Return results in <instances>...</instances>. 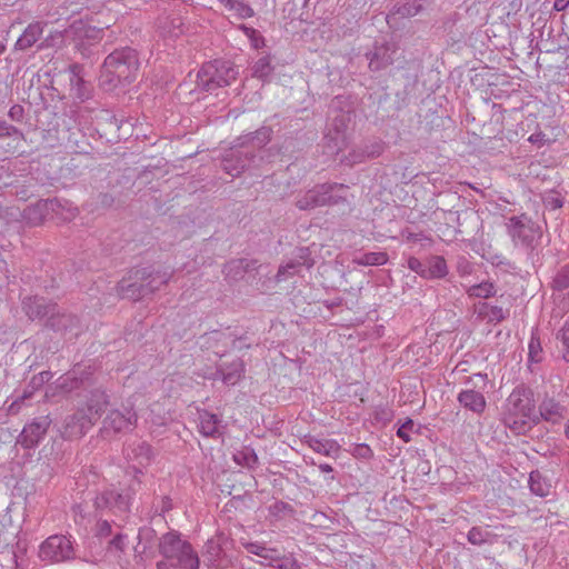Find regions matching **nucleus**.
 <instances>
[{
	"label": "nucleus",
	"instance_id": "nucleus-22",
	"mask_svg": "<svg viewBox=\"0 0 569 569\" xmlns=\"http://www.w3.org/2000/svg\"><path fill=\"white\" fill-rule=\"evenodd\" d=\"M248 152H232L222 160V169L230 176H239L249 164Z\"/></svg>",
	"mask_w": 569,
	"mask_h": 569
},
{
	"label": "nucleus",
	"instance_id": "nucleus-13",
	"mask_svg": "<svg viewBox=\"0 0 569 569\" xmlns=\"http://www.w3.org/2000/svg\"><path fill=\"white\" fill-rule=\"evenodd\" d=\"M241 546L246 549L248 553L254 555L260 558L258 561L263 566H271L274 563L277 559L279 549L274 547L268 546L262 541H241Z\"/></svg>",
	"mask_w": 569,
	"mask_h": 569
},
{
	"label": "nucleus",
	"instance_id": "nucleus-12",
	"mask_svg": "<svg viewBox=\"0 0 569 569\" xmlns=\"http://www.w3.org/2000/svg\"><path fill=\"white\" fill-rule=\"evenodd\" d=\"M94 505L98 509H111L124 512L129 509L130 497L114 489H108L97 496Z\"/></svg>",
	"mask_w": 569,
	"mask_h": 569
},
{
	"label": "nucleus",
	"instance_id": "nucleus-38",
	"mask_svg": "<svg viewBox=\"0 0 569 569\" xmlns=\"http://www.w3.org/2000/svg\"><path fill=\"white\" fill-rule=\"evenodd\" d=\"M246 267L247 266L243 260H232L226 263L223 272L227 278L237 280L238 278H241L244 274Z\"/></svg>",
	"mask_w": 569,
	"mask_h": 569
},
{
	"label": "nucleus",
	"instance_id": "nucleus-61",
	"mask_svg": "<svg viewBox=\"0 0 569 569\" xmlns=\"http://www.w3.org/2000/svg\"><path fill=\"white\" fill-rule=\"evenodd\" d=\"M381 152H382V144L381 143H375L372 146V149L370 151H367L366 157L375 158V157H378Z\"/></svg>",
	"mask_w": 569,
	"mask_h": 569
},
{
	"label": "nucleus",
	"instance_id": "nucleus-36",
	"mask_svg": "<svg viewBox=\"0 0 569 569\" xmlns=\"http://www.w3.org/2000/svg\"><path fill=\"white\" fill-rule=\"evenodd\" d=\"M223 540L224 538L222 535H216L206 542L204 555L208 556L211 561L216 560L220 556Z\"/></svg>",
	"mask_w": 569,
	"mask_h": 569
},
{
	"label": "nucleus",
	"instance_id": "nucleus-37",
	"mask_svg": "<svg viewBox=\"0 0 569 569\" xmlns=\"http://www.w3.org/2000/svg\"><path fill=\"white\" fill-rule=\"evenodd\" d=\"M468 541L475 546L491 542L492 535L486 529L472 527L468 532Z\"/></svg>",
	"mask_w": 569,
	"mask_h": 569
},
{
	"label": "nucleus",
	"instance_id": "nucleus-59",
	"mask_svg": "<svg viewBox=\"0 0 569 569\" xmlns=\"http://www.w3.org/2000/svg\"><path fill=\"white\" fill-rule=\"evenodd\" d=\"M36 390H32V388H27L23 393L18 397L11 405V409H13L14 406H20L26 399H29L32 397Z\"/></svg>",
	"mask_w": 569,
	"mask_h": 569
},
{
	"label": "nucleus",
	"instance_id": "nucleus-63",
	"mask_svg": "<svg viewBox=\"0 0 569 569\" xmlns=\"http://www.w3.org/2000/svg\"><path fill=\"white\" fill-rule=\"evenodd\" d=\"M172 508L171 500L168 497L162 498L161 512H167Z\"/></svg>",
	"mask_w": 569,
	"mask_h": 569
},
{
	"label": "nucleus",
	"instance_id": "nucleus-25",
	"mask_svg": "<svg viewBox=\"0 0 569 569\" xmlns=\"http://www.w3.org/2000/svg\"><path fill=\"white\" fill-rule=\"evenodd\" d=\"M101 31V29L88 26L83 21L79 20L74 21L67 32L81 41L84 39L94 41L100 39Z\"/></svg>",
	"mask_w": 569,
	"mask_h": 569
},
{
	"label": "nucleus",
	"instance_id": "nucleus-48",
	"mask_svg": "<svg viewBox=\"0 0 569 569\" xmlns=\"http://www.w3.org/2000/svg\"><path fill=\"white\" fill-rule=\"evenodd\" d=\"M345 187H346L345 191L337 188L332 191V193L327 194L328 201L326 202V206H333V204H339L341 202H346L348 187L347 186H345Z\"/></svg>",
	"mask_w": 569,
	"mask_h": 569
},
{
	"label": "nucleus",
	"instance_id": "nucleus-57",
	"mask_svg": "<svg viewBox=\"0 0 569 569\" xmlns=\"http://www.w3.org/2000/svg\"><path fill=\"white\" fill-rule=\"evenodd\" d=\"M248 39L254 49H259L264 46V39L257 30H254V36H249Z\"/></svg>",
	"mask_w": 569,
	"mask_h": 569
},
{
	"label": "nucleus",
	"instance_id": "nucleus-8",
	"mask_svg": "<svg viewBox=\"0 0 569 569\" xmlns=\"http://www.w3.org/2000/svg\"><path fill=\"white\" fill-rule=\"evenodd\" d=\"M508 233L515 246L526 248L533 247V243L540 238L538 228L527 217H512L508 222Z\"/></svg>",
	"mask_w": 569,
	"mask_h": 569
},
{
	"label": "nucleus",
	"instance_id": "nucleus-5",
	"mask_svg": "<svg viewBox=\"0 0 569 569\" xmlns=\"http://www.w3.org/2000/svg\"><path fill=\"white\" fill-rule=\"evenodd\" d=\"M465 388L457 395L458 403L467 411L481 416L487 408L485 390L488 386V376L486 373H475L467 377Z\"/></svg>",
	"mask_w": 569,
	"mask_h": 569
},
{
	"label": "nucleus",
	"instance_id": "nucleus-60",
	"mask_svg": "<svg viewBox=\"0 0 569 569\" xmlns=\"http://www.w3.org/2000/svg\"><path fill=\"white\" fill-rule=\"evenodd\" d=\"M558 308L561 310L562 313H566L569 311V293L565 297L558 296Z\"/></svg>",
	"mask_w": 569,
	"mask_h": 569
},
{
	"label": "nucleus",
	"instance_id": "nucleus-19",
	"mask_svg": "<svg viewBox=\"0 0 569 569\" xmlns=\"http://www.w3.org/2000/svg\"><path fill=\"white\" fill-rule=\"evenodd\" d=\"M244 372V365L241 359H236L230 363H223L218 369V375L222 382L228 386L237 385Z\"/></svg>",
	"mask_w": 569,
	"mask_h": 569
},
{
	"label": "nucleus",
	"instance_id": "nucleus-53",
	"mask_svg": "<svg viewBox=\"0 0 569 569\" xmlns=\"http://www.w3.org/2000/svg\"><path fill=\"white\" fill-rule=\"evenodd\" d=\"M413 428V421L411 419H408L405 423L400 426V428L397 431V436L401 438L405 442H409L411 440L410 438V431Z\"/></svg>",
	"mask_w": 569,
	"mask_h": 569
},
{
	"label": "nucleus",
	"instance_id": "nucleus-47",
	"mask_svg": "<svg viewBox=\"0 0 569 569\" xmlns=\"http://www.w3.org/2000/svg\"><path fill=\"white\" fill-rule=\"evenodd\" d=\"M51 378H52V373L50 371H42L31 378V380L29 382V388H32V390H38L44 383H47Z\"/></svg>",
	"mask_w": 569,
	"mask_h": 569
},
{
	"label": "nucleus",
	"instance_id": "nucleus-54",
	"mask_svg": "<svg viewBox=\"0 0 569 569\" xmlns=\"http://www.w3.org/2000/svg\"><path fill=\"white\" fill-rule=\"evenodd\" d=\"M127 536L118 533L111 541H110V549L114 551L122 552L127 546Z\"/></svg>",
	"mask_w": 569,
	"mask_h": 569
},
{
	"label": "nucleus",
	"instance_id": "nucleus-62",
	"mask_svg": "<svg viewBox=\"0 0 569 569\" xmlns=\"http://www.w3.org/2000/svg\"><path fill=\"white\" fill-rule=\"evenodd\" d=\"M569 6V0H555L553 9L556 11H563Z\"/></svg>",
	"mask_w": 569,
	"mask_h": 569
},
{
	"label": "nucleus",
	"instance_id": "nucleus-17",
	"mask_svg": "<svg viewBox=\"0 0 569 569\" xmlns=\"http://www.w3.org/2000/svg\"><path fill=\"white\" fill-rule=\"evenodd\" d=\"M540 417L551 423H557L567 413L566 407L552 397L546 396L539 405Z\"/></svg>",
	"mask_w": 569,
	"mask_h": 569
},
{
	"label": "nucleus",
	"instance_id": "nucleus-31",
	"mask_svg": "<svg viewBox=\"0 0 569 569\" xmlns=\"http://www.w3.org/2000/svg\"><path fill=\"white\" fill-rule=\"evenodd\" d=\"M352 262L358 266H382L388 262V254L383 251L367 252L355 257Z\"/></svg>",
	"mask_w": 569,
	"mask_h": 569
},
{
	"label": "nucleus",
	"instance_id": "nucleus-21",
	"mask_svg": "<svg viewBox=\"0 0 569 569\" xmlns=\"http://www.w3.org/2000/svg\"><path fill=\"white\" fill-rule=\"evenodd\" d=\"M157 287H150V288H144V284L143 283H131V282H128L127 280H122L118 283V287H117V291L119 293V296H121L122 298H127V299H131V300H139L143 297H146L147 295H150V293H153L156 291Z\"/></svg>",
	"mask_w": 569,
	"mask_h": 569
},
{
	"label": "nucleus",
	"instance_id": "nucleus-32",
	"mask_svg": "<svg viewBox=\"0 0 569 569\" xmlns=\"http://www.w3.org/2000/svg\"><path fill=\"white\" fill-rule=\"evenodd\" d=\"M529 487L532 493L539 497L549 495L551 486L538 471H532L529 476Z\"/></svg>",
	"mask_w": 569,
	"mask_h": 569
},
{
	"label": "nucleus",
	"instance_id": "nucleus-6",
	"mask_svg": "<svg viewBox=\"0 0 569 569\" xmlns=\"http://www.w3.org/2000/svg\"><path fill=\"white\" fill-rule=\"evenodd\" d=\"M39 557L42 561L58 563L74 557V550L70 538L63 535L48 537L40 546Z\"/></svg>",
	"mask_w": 569,
	"mask_h": 569
},
{
	"label": "nucleus",
	"instance_id": "nucleus-64",
	"mask_svg": "<svg viewBox=\"0 0 569 569\" xmlns=\"http://www.w3.org/2000/svg\"><path fill=\"white\" fill-rule=\"evenodd\" d=\"M157 569H174V567L168 561L162 560L157 563Z\"/></svg>",
	"mask_w": 569,
	"mask_h": 569
},
{
	"label": "nucleus",
	"instance_id": "nucleus-29",
	"mask_svg": "<svg viewBox=\"0 0 569 569\" xmlns=\"http://www.w3.org/2000/svg\"><path fill=\"white\" fill-rule=\"evenodd\" d=\"M49 204L51 209L60 214L64 220H72L79 214V209L67 200H50Z\"/></svg>",
	"mask_w": 569,
	"mask_h": 569
},
{
	"label": "nucleus",
	"instance_id": "nucleus-16",
	"mask_svg": "<svg viewBox=\"0 0 569 569\" xmlns=\"http://www.w3.org/2000/svg\"><path fill=\"white\" fill-rule=\"evenodd\" d=\"M422 10L421 0H401L398 1L387 16L388 24H392L398 18L415 17Z\"/></svg>",
	"mask_w": 569,
	"mask_h": 569
},
{
	"label": "nucleus",
	"instance_id": "nucleus-20",
	"mask_svg": "<svg viewBox=\"0 0 569 569\" xmlns=\"http://www.w3.org/2000/svg\"><path fill=\"white\" fill-rule=\"evenodd\" d=\"M109 405V396L102 389H94L87 400L86 411L97 421Z\"/></svg>",
	"mask_w": 569,
	"mask_h": 569
},
{
	"label": "nucleus",
	"instance_id": "nucleus-44",
	"mask_svg": "<svg viewBox=\"0 0 569 569\" xmlns=\"http://www.w3.org/2000/svg\"><path fill=\"white\" fill-rule=\"evenodd\" d=\"M4 137H13L18 142L26 140L24 134L18 128L7 123L6 121H0V138Z\"/></svg>",
	"mask_w": 569,
	"mask_h": 569
},
{
	"label": "nucleus",
	"instance_id": "nucleus-7",
	"mask_svg": "<svg viewBox=\"0 0 569 569\" xmlns=\"http://www.w3.org/2000/svg\"><path fill=\"white\" fill-rule=\"evenodd\" d=\"M138 421L137 412L133 407H123L122 409H112L103 419L102 430L106 435H117L131 431Z\"/></svg>",
	"mask_w": 569,
	"mask_h": 569
},
{
	"label": "nucleus",
	"instance_id": "nucleus-26",
	"mask_svg": "<svg viewBox=\"0 0 569 569\" xmlns=\"http://www.w3.org/2000/svg\"><path fill=\"white\" fill-rule=\"evenodd\" d=\"M219 418L208 411H202L199 415V429L206 437H213L219 431Z\"/></svg>",
	"mask_w": 569,
	"mask_h": 569
},
{
	"label": "nucleus",
	"instance_id": "nucleus-51",
	"mask_svg": "<svg viewBox=\"0 0 569 569\" xmlns=\"http://www.w3.org/2000/svg\"><path fill=\"white\" fill-rule=\"evenodd\" d=\"M408 268L411 270V271H415L416 273H418L420 277L425 278V273H426V268H427V262H421L418 258L416 257H410L408 259Z\"/></svg>",
	"mask_w": 569,
	"mask_h": 569
},
{
	"label": "nucleus",
	"instance_id": "nucleus-9",
	"mask_svg": "<svg viewBox=\"0 0 569 569\" xmlns=\"http://www.w3.org/2000/svg\"><path fill=\"white\" fill-rule=\"evenodd\" d=\"M346 190L341 183H322L308 190L305 194L297 199L296 206L300 210H310L317 207L326 206L327 194L332 193L335 189Z\"/></svg>",
	"mask_w": 569,
	"mask_h": 569
},
{
	"label": "nucleus",
	"instance_id": "nucleus-14",
	"mask_svg": "<svg viewBox=\"0 0 569 569\" xmlns=\"http://www.w3.org/2000/svg\"><path fill=\"white\" fill-rule=\"evenodd\" d=\"M49 326L63 335H70V337H77L80 332L79 320L72 315L53 312L49 320Z\"/></svg>",
	"mask_w": 569,
	"mask_h": 569
},
{
	"label": "nucleus",
	"instance_id": "nucleus-49",
	"mask_svg": "<svg viewBox=\"0 0 569 569\" xmlns=\"http://www.w3.org/2000/svg\"><path fill=\"white\" fill-rule=\"evenodd\" d=\"M488 311L485 313V316L488 318V321L490 322H500L506 318V313L501 307H488L483 305Z\"/></svg>",
	"mask_w": 569,
	"mask_h": 569
},
{
	"label": "nucleus",
	"instance_id": "nucleus-30",
	"mask_svg": "<svg viewBox=\"0 0 569 569\" xmlns=\"http://www.w3.org/2000/svg\"><path fill=\"white\" fill-rule=\"evenodd\" d=\"M272 130L267 127H262L253 133L244 137L242 144H251L253 148H262L271 140Z\"/></svg>",
	"mask_w": 569,
	"mask_h": 569
},
{
	"label": "nucleus",
	"instance_id": "nucleus-43",
	"mask_svg": "<svg viewBox=\"0 0 569 569\" xmlns=\"http://www.w3.org/2000/svg\"><path fill=\"white\" fill-rule=\"evenodd\" d=\"M301 263L299 261H290L283 266H280L276 280L278 282L287 280L289 277L293 276L300 269Z\"/></svg>",
	"mask_w": 569,
	"mask_h": 569
},
{
	"label": "nucleus",
	"instance_id": "nucleus-35",
	"mask_svg": "<svg viewBox=\"0 0 569 569\" xmlns=\"http://www.w3.org/2000/svg\"><path fill=\"white\" fill-rule=\"evenodd\" d=\"M272 70L269 57H262L256 61L252 68V76L264 81L270 77Z\"/></svg>",
	"mask_w": 569,
	"mask_h": 569
},
{
	"label": "nucleus",
	"instance_id": "nucleus-33",
	"mask_svg": "<svg viewBox=\"0 0 569 569\" xmlns=\"http://www.w3.org/2000/svg\"><path fill=\"white\" fill-rule=\"evenodd\" d=\"M393 59L386 48H377L369 61V68L373 71L381 70L392 63Z\"/></svg>",
	"mask_w": 569,
	"mask_h": 569
},
{
	"label": "nucleus",
	"instance_id": "nucleus-3",
	"mask_svg": "<svg viewBox=\"0 0 569 569\" xmlns=\"http://www.w3.org/2000/svg\"><path fill=\"white\" fill-rule=\"evenodd\" d=\"M159 552L167 560H176L177 566L181 569H199L200 560L198 553L176 531L167 532L160 538Z\"/></svg>",
	"mask_w": 569,
	"mask_h": 569
},
{
	"label": "nucleus",
	"instance_id": "nucleus-52",
	"mask_svg": "<svg viewBox=\"0 0 569 569\" xmlns=\"http://www.w3.org/2000/svg\"><path fill=\"white\" fill-rule=\"evenodd\" d=\"M154 537V530L151 529V528H141L138 532V539H139V542L138 545L136 546V551L137 552H144L147 547L146 546H142L141 550H139L140 546L142 545V540L146 539V540H151L152 538Z\"/></svg>",
	"mask_w": 569,
	"mask_h": 569
},
{
	"label": "nucleus",
	"instance_id": "nucleus-34",
	"mask_svg": "<svg viewBox=\"0 0 569 569\" xmlns=\"http://www.w3.org/2000/svg\"><path fill=\"white\" fill-rule=\"evenodd\" d=\"M470 297L475 298H489L495 296L496 289L492 282L485 281L479 284H473L467 289Z\"/></svg>",
	"mask_w": 569,
	"mask_h": 569
},
{
	"label": "nucleus",
	"instance_id": "nucleus-39",
	"mask_svg": "<svg viewBox=\"0 0 569 569\" xmlns=\"http://www.w3.org/2000/svg\"><path fill=\"white\" fill-rule=\"evenodd\" d=\"M226 7L234 11L241 19L251 18L254 14L253 9L242 1L227 0Z\"/></svg>",
	"mask_w": 569,
	"mask_h": 569
},
{
	"label": "nucleus",
	"instance_id": "nucleus-23",
	"mask_svg": "<svg viewBox=\"0 0 569 569\" xmlns=\"http://www.w3.org/2000/svg\"><path fill=\"white\" fill-rule=\"evenodd\" d=\"M305 443H307L315 452L327 457H337L340 452L339 443L332 439H318L312 436H307L305 438Z\"/></svg>",
	"mask_w": 569,
	"mask_h": 569
},
{
	"label": "nucleus",
	"instance_id": "nucleus-55",
	"mask_svg": "<svg viewBox=\"0 0 569 569\" xmlns=\"http://www.w3.org/2000/svg\"><path fill=\"white\" fill-rule=\"evenodd\" d=\"M561 340L565 346V359L569 361V319L566 321L563 328L561 329Z\"/></svg>",
	"mask_w": 569,
	"mask_h": 569
},
{
	"label": "nucleus",
	"instance_id": "nucleus-27",
	"mask_svg": "<svg viewBox=\"0 0 569 569\" xmlns=\"http://www.w3.org/2000/svg\"><path fill=\"white\" fill-rule=\"evenodd\" d=\"M448 273L447 262L440 256H435L428 259L425 278L440 279Z\"/></svg>",
	"mask_w": 569,
	"mask_h": 569
},
{
	"label": "nucleus",
	"instance_id": "nucleus-10",
	"mask_svg": "<svg viewBox=\"0 0 569 569\" xmlns=\"http://www.w3.org/2000/svg\"><path fill=\"white\" fill-rule=\"evenodd\" d=\"M50 425L51 420L48 416L34 418L31 422L23 427L21 433L18 437V443L26 449L38 446L46 436Z\"/></svg>",
	"mask_w": 569,
	"mask_h": 569
},
{
	"label": "nucleus",
	"instance_id": "nucleus-42",
	"mask_svg": "<svg viewBox=\"0 0 569 569\" xmlns=\"http://www.w3.org/2000/svg\"><path fill=\"white\" fill-rule=\"evenodd\" d=\"M140 273V271H137V276ZM140 279L142 280H146L147 278H150V280L144 284V288H150V287H157L156 290H159V288L163 284H166L168 282V277H166V274H160L159 272H157L156 274H151V273H147L146 270H142L141 271V276L139 277Z\"/></svg>",
	"mask_w": 569,
	"mask_h": 569
},
{
	"label": "nucleus",
	"instance_id": "nucleus-45",
	"mask_svg": "<svg viewBox=\"0 0 569 569\" xmlns=\"http://www.w3.org/2000/svg\"><path fill=\"white\" fill-rule=\"evenodd\" d=\"M542 360V347L540 340L535 336L531 337L529 342V361L540 362Z\"/></svg>",
	"mask_w": 569,
	"mask_h": 569
},
{
	"label": "nucleus",
	"instance_id": "nucleus-15",
	"mask_svg": "<svg viewBox=\"0 0 569 569\" xmlns=\"http://www.w3.org/2000/svg\"><path fill=\"white\" fill-rule=\"evenodd\" d=\"M124 452H126V457L130 461L137 463L138 467H142V468L147 467L151 462L152 457H153L151 446L149 443H147L146 441H140V440L128 445Z\"/></svg>",
	"mask_w": 569,
	"mask_h": 569
},
{
	"label": "nucleus",
	"instance_id": "nucleus-24",
	"mask_svg": "<svg viewBox=\"0 0 569 569\" xmlns=\"http://www.w3.org/2000/svg\"><path fill=\"white\" fill-rule=\"evenodd\" d=\"M43 33V26L40 22L31 23L27 27L23 33L18 38L16 42V49L27 50L31 48Z\"/></svg>",
	"mask_w": 569,
	"mask_h": 569
},
{
	"label": "nucleus",
	"instance_id": "nucleus-18",
	"mask_svg": "<svg viewBox=\"0 0 569 569\" xmlns=\"http://www.w3.org/2000/svg\"><path fill=\"white\" fill-rule=\"evenodd\" d=\"M23 309L30 319L49 317L56 311L54 305H47L42 298L33 297L23 300Z\"/></svg>",
	"mask_w": 569,
	"mask_h": 569
},
{
	"label": "nucleus",
	"instance_id": "nucleus-1",
	"mask_svg": "<svg viewBox=\"0 0 569 569\" xmlns=\"http://www.w3.org/2000/svg\"><path fill=\"white\" fill-rule=\"evenodd\" d=\"M531 393L523 388H516L507 398L502 421L517 435L526 433L537 422Z\"/></svg>",
	"mask_w": 569,
	"mask_h": 569
},
{
	"label": "nucleus",
	"instance_id": "nucleus-50",
	"mask_svg": "<svg viewBox=\"0 0 569 569\" xmlns=\"http://www.w3.org/2000/svg\"><path fill=\"white\" fill-rule=\"evenodd\" d=\"M545 203L548 208L557 210L562 207L563 199L558 192L551 191L545 197Z\"/></svg>",
	"mask_w": 569,
	"mask_h": 569
},
{
	"label": "nucleus",
	"instance_id": "nucleus-41",
	"mask_svg": "<svg viewBox=\"0 0 569 569\" xmlns=\"http://www.w3.org/2000/svg\"><path fill=\"white\" fill-rule=\"evenodd\" d=\"M552 287L559 291L569 288V262L557 271L552 280Z\"/></svg>",
	"mask_w": 569,
	"mask_h": 569
},
{
	"label": "nucleus",
	"instance_id": "nucleus-4",
	"mask_svg": "<svg viewBox=\"0 0 569 569\" xmlns=\"http://www.w3.org/2000/svg\"><path fill=\"white\" fill-rule=\"evenodd\" d=\"M237 76L238 70L232 62L214 60L202 66L197 76V83L199 88L206 91H213L229 86L236 80Z\"/></svg>",
	"mask_w": 569,
	"mask_h": 569
},
{
	"label": "nucleus",
	"instance_id": "nucleus-2",
	"mask_svg": "<svg viewBox=\"0 0 569 569\" xmlns=\"http://www.w3.org/2000/svg\"><path fill=\"white\" fill-rule=\"evenodd\" d=\"M138 68L139 60L134 49L126 47L114 50L104 59L100 82L108 89L120 81L130 82L134 79Z\"/></svg>",
	"mask_w": 569,
	"mask_h": 569
},
{
	"label": "nucleus",
	"instance_id": "nucleus-56",
	"mask_svg": "<svg viewBox=\"0 0 569 569\" xmlns=\"http://www.w3.org/2000/svg\"><path fill=\"white\" fill-rule=\"evenodd\" d=\"M97 527H98V535L100 537H107L111 533V525L107 520L99 521Z\"/></svg>",
	"mask_w": 569,
	"mask_h": 569
},
{
	"label": "nucleus",
	"instance_id": "nucleus-40",
	"mask_svg": "<svg viewBox=\"0 0 569 569\" xmlns=\"http://www.w3.org/2000/svg\"><path fill=\"white\" fill-rule=\"evenodd\" d=\"M274 563L270 567L276 569H300V565L291 555H283L280 550L276 556Z\"/></svg>",
	"mask_w": 569,
	"mask_h": 569
},
{
	"label": "nucleus",
	"instance_id": "nucleus-28",
	"mask_svg": "<svg viewBox=\"0 0 569 569\" xmlns=\"http://www.w3.org/2000/svg\"><path fill=\"white\" fill-rule=\"evenodd\" d=\"M87 379L81 372V367L77 366L67 376L60 378L59 387L67 392H70L80 387V385Z\"/></svg>",
	"mask_w": 569,
	"mask_h": 569
},
{
	"label": "nucleus",
	"instance_id": "nucleus-11",
	"mask_svg": "<svg viewBox=\"0 0 569 569\" xmlns=\"http://www.w3.org/2000/svg\"><path fill=\"white\" fill-rule=\"evenodd\" d=\"M94 422L96 420L84 409H79L66 418L62 436L68 439L80 438L88 432Z\"/></svg>",
	"mask_w": 569,
	"mask_h": 569
},
{
	"label": "nucleus",
	"instance_id": "nucleus-58",
	"mask_svg": "<svg viewBox=\"0 0 569 569\" xmlns=\"http://www.w3.org/2000/svg\"><path fill=\"white\" fill-rule=\"evenodd\" d=\"M23 116V108L19 104H14L9 110V117L12 120L20 121Z\"/></svg>",
	"mask_w": 569,
	"mask_h": 569
},
{
	"label": "nucleus",
	"instance_id": "nucleus-46",
	"mask_svg": "<svg viewBox=\"0 0 569 569\" xmlns=\"http://www.w3.org/2000/svg\"><path fill=\"white\" fill-rule=\"evenodd\" d=\"M234 460L243 463L246 467L252 468L258 462V457L253 450H246L237 453Z\"/></svg>",
	"mask_w": 569,
	"mask_h": 569
}]
</instances>
